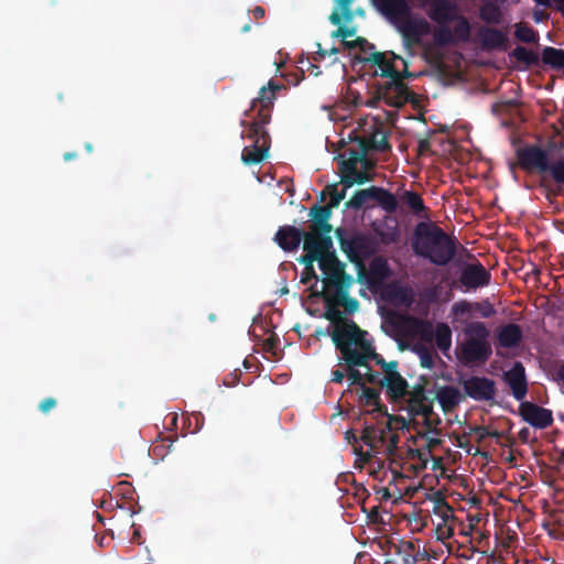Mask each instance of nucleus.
Wrapping results in <instances>:
<instances>
[{
	"label": "nucleus",
	"mask_w": 564,
	"mask_h": 564,
	"mask_svg": "<svg viewBox=\"0 0 564 564\" xmlns=\"http://www.w3.org/2000/svg\"><path fill=\"white\" fill-rule=\"evenodd\" d=\"M283 88H285L284 85L270 79L268 85L260 89L259 96L251 101L250 108L246 111V116L252 117L246 134L252 143L245 147L241 153V161L246 165L259 164L268 156L271 140L265 126L271 120V111L276 99L275 93Z\"/></svg>",
	"instance_id": "1"
},
{
	"label": "nucleus",
	"mask_w": 564,
	"mask_h": 564,
	"mask_svg": "<svg viewBox=\"0 0 564 564\" xmlns=\"http://www.w3.org/2000/svg\"><path fill=\"white\" fill-rule=\"evenodd\" d=\"M427 15L438 25L433 34L437 46L456 45L470 40L471 26L468 19L459 14L451 1L434 0L427 9Z\"/></svg>",
	"instance_id": "2"
},
{
	"label": "nucleus",
	"mask_w": 564,
	"mask_h": 564,
	"mask_svg": "<svg viewBox=\"0 0 564 564\" xmlns=\"http://www.w3.org/2000/svg\"><path fill=\"white\" fill-rule=\"evenodd\" d=\"M412 248L416 256L444 267L456 256L455 239L433 223H419L413 231Z\"/></svg>",
	"instance_id": "3"
},
{
	"label": "nucleus",
	"mask_w": 564,
	"mask_h": 564,
	"mask_svg": "<svg viewBox=\"0 0 564 564\" xmlns=\"http://www.w3.org/2000/svg\"><path fill=\"white\" fill-rule=\"evenodd\" d=\"M466 338L457 347L464 365L485 364L491 356L490 332L482 322H469L464 328Z\"/></svg>",
	"instance_id": "4"
},
{
	"label": "nucleus",
	"mask_w": 564,
	"mask_h": 564,
	"mask_svg": "<svg viewBox=\"0 0 564 564\" xmlns=\"http://www.w3.org/2000/svg\"><path fill=\"white\" fill-rule=\"evenodd\" d=\"M516 154L519 166L522 170L528 172L536 170L540 173L547 172L560 189L564 187V159L550 162L547 152L538 145L519 148Z\"/></svg>",
	"instance_id": "5"
},
{
	"label": "nucleus",
	"mask_w": 564,
	"mask_h": 564,
	"mask_svg": "<svg viewBox=\"0 0 564 564\" xmlns=\"http://www.w3.org/2000/svg\"><path fill=\"white\" fill-rule=\"evenodd\" d=\"M401 64L403 66L401 73L387 77L386 82L376 85L373 94L376 101H382L389 107L401 108L414 100L415 95L403 83L404 78H411L414 75L409 70L408 63L404 59H401Z\"/></svg>",
	"instance_id": "6"
},
{
	"label": "nucleus",
	"mask_w": 564,
	"mask_h": 564,
	"mask_svg": "<svg viewBox=\"0 0 564 564\" xmlns=\"http://www.w3.org/2000/svg\"><path fill=\"white\" fill-rule=\"evenodd\" d=\"M324 317L333 324L330 336L336 348L354 344L361 335H368L354 321L346 318L337 307H327Z\"/></svg>",
	"instance_id": "7"
},
{
	"label": "nucleus",
	"mask_w": 564,
	"mask_h": 564,
	"mask_svg": "<svg viewBox=\"0 0 564 564\" xmlns=\"http://www.w3.org/2000/svg\"><path fill=\"white\" fill-rule=\"evenodd\" d=\"M366 380L370 384L379 386L380 389L384 388L387 398L394 404L403 403L409 392V383L398 371V368L387 371V375L366 372Z\"/></svg>",
	"instance_id": "8"
},
{
	"label": "nucleus",
	"mask_w": 564,
	"mask_h": 564,
	"mask_svg": "<svg viewBox=\"0 0 564 564\" xmlns=\"http://www.w3.org/2000/svg\"><path fill=\"white\" fill-rule=\"evenodd\" d=\"M318 265L324 274L323 282L326 286L337 290L349 289L352 284V278L345 272V264L338 259L334 247L323 253Z\"/></svg>",
	"instance_id": "9"
},
{
	"label": "nucleus",
	"mask_w": 564,
	"mask_h": 564,
	"mask_svg": "<svg viewBox=\"0 0 564 564\" xmlns=\"http://www.w3.org/2000/svg\"><path fill=\"white\" fill-rule=\"evenodd\" d=\"M337 236L341 250L354 263H361L377 252V243L369 236L360 234L345 238L340 230H337Z\"/></svg>",
	"instance_id": "10"
},
{
	"label": "nucleus",
	"mask_w": 564,
	"mask_h": 564,
	"mask_svg": "<svg viewBox=\"0 0 564 564\" xmlns=\"http://www.w3.org/2000/svg\"><path fill=\"white\" fill-rule=\"evenodd\" d=\"M336 349L341 355L340 360L345 367L349 386H358L360 388L366 386L368 381L366 380L365 356H360L352 344Z\"/></svg>",
	"instance_id": "11"
},
{
	"label": "nucleus",
	"mask_w": 564,
	"mask_h": 564,
	"mask_svg": "<svg viewBox=\"0 0 564 564\" xmlns=\"http://www.w3.org/2000/svg\"><path fill=\"white\" fill-rule=\"evenodd\" d=\"M464 392L475 401L490 402L495 400L496 382L487 377L471 376L463 381Z\"/></svg>",
	"instance_id": "12"
},
{
	"label": "nucleus",
	"mask_w": 564,
	"mask_h": 564,
	"mask_svg": "<svg viewBox=\"0 0 564 564\" xmlns=\"http://www.w3.org/2000/svg\"><path fill=\"white\" fill-rule=\"evenodd\" d=\"M402 409L414 419L415 416L431 411L433 400L429 397V392L423 383H416L409 390L403 403H400Z\"/></svg>",
	"instance_id": "13"
},
{
	"label": "nucleus",
	"mask_w": 564,
	"mask_h": 564,
	"mask_svg": "<svg viewBox=\"0 0 564 564\" xmlns=\"http://www.w3.org/2000/svg\"><path fill=\"white\" fill-rule=\"evenodd\" d=\"M360 356H365L366 372H375L370 367V361H375L376 365L382 369L381 375H387V371H392L398 368V361H386L383 357L378 354L370 340L367 339V335H361L352 344Z\"/></svg>",
	"instance_id": "14"
},
{
	"label": "nucleus",
	"mask_w": 564,
	"mask_h": 564,
	"mask_svg": "<svg viewBox=\"0 0 564 564\" xmlns=\"http://www.w3.org/2000/svg\"><path fill=\"white\" fill-rule=\"evenodd\" d=\"M490 280V272L479 261L464 264L458 278V282L466 290L487 286Z\"/></svg>",
	"instance_id": "15"
},
{
	"label": "nucleus",
	"mask_w": 564,
	"mask_h": 564,
	"mask_svg": "<svg viewBox=\"0 0 564 564\" xmlns=\"http://www.w3.org/2000/svg\"><path fill=\"white\" fill-rule=\"evenodd\" d=\"M392 23L402 34L404 42L410 45L420 44L422 37L431 32V25L425 19H411V14L401 21H394Z\"/></svg>",
	"instance_id": "16"
},
{
	"label": "nucleus",
	"mask_w": 564,
	"mask_h": 564,
	"mask_svg": "<svg viewBox=\"0 0 564 564\" xmlns=\"http://www.w3.org/2000/svg\"><path fill=\"white\" fill-rule=\"evenodd\" d=\"M332 210L328 205L319 206L314 205L311 208V215L313 217L312 224L310 226V230L306 231V237L310 238V236L313 237V239L318 240L328 238V240H333L329 236L330 231L333 230L332 225L328 223Z\"/></svg>",
	"instance_id": "17"
},
{
	"label": "nucleus",
	"mask_w": 564,
	"mask_h": 564,
	"mask_svg": "<svg viewBox=\"0 0 564 564\" xmlns=\"http://www.w3.org/2000/svg\"><path fill=\"white\" fill-rule=\"evenodd\" d=\"M519 413L523 421L535 429L543 430L553 424V413L551 410L529 401L520 403Z\"/></svg>",
	"instance_id": "18"
},
{
	"label": "nucleus",
	"mask_w": 564,
	"mask_h": 564,
	"mask_svg": "<svg viewBox=\"0 0 564 564\" xmlns=\"http://www.w3.org/2000/svg\"><path fill=\"white\" fill-rule=\"evenodd\" d=\"M401 59L403 58L393 52H371L361 58V61L377 66L379 69L375 74L386 78L402 72L397 65V62L401 63Z\"/></svg>",
	"instance_id": "19"
},
{
	"label": "nucleus",
	"mask_w": 564,
	"mask_h": 564,
	"mask_svg": "<svg viewBox=\"0 0 564 564\" xmlns=\"http://www.w3.org/2000/svg\"><path fill=\"white\" fill-rule=\"evenodd\" d=\"M333 248V240H328V238L315 240L312 236L310 238L305 237V241L303 243V249L305 251L297 261L301 264H304V268L313 271L314 262L317 261L319 263V259L323 257V253Z\"/></svg>",
	"instance_id": "20"
},
{
	"label": "nucleus",
	"mask_w": 564,
	"mask_h": 564,
	"mask_svg": "<svg viewBox=\"0 0 564 564\" xmlns=\"http://www.w3.org/2000/svg\"><path fill=\"white\" fill-rule=\"evenodd\" d=\"M377 11L391 23L411 14L409 0H371Z\"/></svg>",
	"instance_id": "21"
},
{
	"label": "nucleus",
	"mask_w": 564,
	"mask_h": 564,
	"mask_svg": "<svg viewBox=\"0 0 564 564\" xmlns=\"http://www.w3.org/2000/svg\"><path fill=\"white\" fill-rule=\"evenodd\" d=\"M503 380L511 389L517 401H522L528 393L525 369L520 361H516L511 369L503 373Z\"/></svg>",
	"instance_id": "22"
},
{
	"label": "nucleus",
	"mask_w": 564,
	"mask_h": 564,
	"mask_svg": "<svg viewBox=\"0 0 564 564\" xmlns=\"http://www.w3.org/2000/svg\"><path fill=\"white\" fill-rule=\"evenodd\" d=\"M305 235L306 231H303L291 225H285L278 229L273 240L282 250L292 252L300 247L302 241H305Z\"/></svg>",
	"instance_id": "23"
},
{
	"label": "nucleus",
	"mask_w": 564,
	"mask_h": 564,
	"mask_svg": "<svg viewBox=\"0 0 564 564\" xmlns=\"http://www.w3.org/2000/svg\"><path fill=\"white\" fill-rule=\"evenodd\" d=\"M479 40L481 47L486 51H507L508 48L507 34L496 28H482L479 31Z\"/></svg>",
	"instance_id": "24"
},
{
	"label": "nucleus",
	"mask_w": 564,
	"mask_h": 564,
	"mask_svg": "<svg viewBox=\"0 0 564 564\" xmlns=\"http://www.w3.org/2000/svg\"><path fill=\"white\" fill-rule=\"evenodd\" d=\"M523 339V333L518 324L509 323L497 333L498 345L502 348L518 347Z\"/></svg>",
	"instance_id": "25"
},
{
	"label": "nucleus",
	"mask_w": 564,
	"mask_h": 564,
	"mask_svg": "<svg viewBox=\"0 0 564 564\" xmlns=\"http://www.w3.org/2000/svg\"><path fill=\"white\" fill-rule=\"evenodd\" d=\"M391 270L388 260L381 256L375 257L369 263L368 281L371 285H378L388 279Z\"/></svg>",
	"instance_id": "26"
},
{
	"label": "nucleus",
	"mask_w": 564,
	"mask_h": 564,
	"mask_svg": "<svg viewBox=\"0 0 564 564\" xmlns=\"http://www.w3.org/2000/svg\"><path fill=\"white\" fill-rule=\"evenodd\" d=\"M436 399L444 412L453 411L464 399L458 388L453 386H444L436 392Z\"/></svg>",
	"instance_id": "27"
},
{
	"label": "nucleus",
	"mask_w": 564,
	"mask_h": 564,
	"mask_svg": "<svg viewBox=\"0 0 564 564\" xmlns=\"http://www.w3.org/2000/svg\"><path fill=\"white\" fill-rule=\"evenodd\" d=\"M380 393V389L364 386L359 397L360 403H362L365 406H373L372 412L387 414V406L381 404Z\"/></svg>",
	"instance_id": "28"
},
{
	"label": "nucleus",
	"mask_w": 564,
	"mask_h": 564,
	"mask_svg": "<svg viewBox=\"0 0 564 564\" xmlns=\"http://www.w3.org/2000/svg\"><path fill=\"white\" fill-rule=\"evenodd\" d=\"M358 142V151L361 156H366L369 151H379L386 152L391 149V145L388 141V135L382 134L379 141V144L375 140H369V137H359L357 138Z\"/></svg>",
	"instance_id": "29"
},
{
	"label": "nucleus",
	"mask_w": 564,
	"mask_h": 564,
	"mask_svg": "<svg viewBox=\"0 0 564 564\" xmlns=\"http://www.w3.org/2000/svg\"><path fill=\"white\" fill-rule=\"evenodd\" d=\"M410 330L419 336L422 340L431 343L434 338V328L431 322L415 318V317H409L408 318Z\"/></svg>",
	"instance_id": "30"
},
{
	"label": "nucleus",
	"mask_w": 564,
	"mask_h": 564,
	"mask_svg": "<svg viewBox=\"0 0 564 564\" xmlns=\"http://www.w3.org/2000/svg\"><path fill=\"white\" fill-rule=\"evenodd\" d=\"M340 173V183L349 188L355 184L361 185L372 180L371 175L366 171H358L357 166H354V171L351 170H343Z\"/></svg>",
	"instance_id": "31"
},
{
	"label": "nucleus",
	"mask_w": 564,
	"mask_h": 564,
	"mask_svg": "<svg viewBox=\"0 0 564 564\" xmlns=\"http://www.w3.org/2000/svg\"><path fill=\"white\" fill-rule=\"evenodd\" d=\"M360 438L370 448H379L380 444H384V427L366 426Z\"/></svg>",
	"instance_id": "32"
},
{
	"label": "nucleus",
	"mask_w": 564,
	"mask_h": 564,
	"mask_svg": "<svg viewBox=\"0 0 564 564\" xmlns=\"http://www.w3.org/2000/svg\"><path fill=\"white\" fill-rule=\"evenodd\" d=\"M373 199L384 209L387 213H394L398 208L397 197L388 189L375 186Z\"/></svg>",
	"instance_id": "33"
},
{
	"label": "nucleus",
	"mask_w": 564,
	"mask_h": 564,
	"mask_svg": "<svg viewBox=\"0 0 564 564\" xmlns=\"http://www.w3.org/2000/svg\"><path fill=\"white\" fill-rule=\"evenodd\" d=\"M541 61L543 62V64L549 65L552 68L563 69L564 50L555 48L553 46H546L542 51Z\"/></svg>",
	"instance_id": "34"
},
{
	"label": "nucleus",
	"mask_w": 564,
	"mask_h": 564,
	"mask_svg": "<svg viewBox=\"0 0 564 564\" xmlns=\"http://www.w3.org/2000/svg\"><path fill=\"white\" fill-rule=\"evenodd\" d=\"M387 294L391 301L403 304L405 306L412 305L414 301L412 290L398 284L390 285L387 290Z\"/></svg>",
	"instance_id": "35"
},
{
	"label": "nucleus",
	"mask_w": 564,
	"mask_h": 564,
	"mask_svg": "<svg viewBox=\"0 0 564 564\" xmlns=\"http://www.w3.org/2000/svg\"><path fill=\"white\" fill-rule=\"evenodd\" d=\"M400 199L405 204L412 212L419 217H422V213L426 212V206L421 195L413 191H404L400 196Z\"/></svg>",
	"instance_id": "36"
},
{
	"label": "nucleus",
	"mask_w": 564,
	"mask_h": 564,
	"mask_svg": "<svg viewBox=\"0 0 564 564\" xmlns=\"http://www.w3.org/2000/svg\"><path fill=\"white\" fill-rule=\"evenodd\" d=\"M375 186L369 188L359 189L345 203L347 209L359 210L369 200L373 199Z\"/></svg>",
	"instance_id": "37"
},
{
	"label": "nucleus",
	"mask_w": 564,
	"mask_h": 564,
	"mask_svg": "<svg viewBox=\"0 0 564 564\" xmlns=\"http://www.w3.org/2000/svg\"><path fill=\"white\" fill-rule=\"evenodd\" d=\"M376 234L379 237L381 243L389 246L399 242L400 229L397 221H392V225L386 224L383 228L376 229Z\"/></svg>",
	"instance_id": "38"
},
{
	"label": "nucleus",
	"mask_w": 564,
	"mask_h": 564,
	"mask_svg": "<svg viewBox=\"0 0 564 564\" xmlns=\"http://www.w3.org/2000/svg\"><path fill=\"white\" fill-rule=\"evenodd\" d=\"M510 57L516 58L519 63H522L527 68L539 64V55L525 48L524 46H517L511 53Z\"/></svg>",
	"instance_id": "39"
},
{
	"label": "nucleus",
	"mask_w": 564,
	"mask_h": 564,
	"mask_svg": "<svg viewBox=\"0 0 564 564\" xmlns=\"http://www.w3.org/2000/svg\"><path fill=\"white\" fill-rule=\"evenodd\" d=\"M514 36L518 41L527 44H534L539 41V34L529 24L519 22L514 25Z\"/></svg>",
	"instance_id": "40"
},
{
	"label": "nucleus",
	"mask_w": 564,
	"mask_h": 564,
	"mask_svg": "<svg viewBox=\"0 0 564 564\" xmlns=\"http://www.w3.org/2000/svg\"><path fill=\"white\" fill-rule=\"evenodd\" d=\"M433 339H435L436 346L441 350L449 349V347L452 345V330H451L449 326L445 323H440L436 326Z\"/></svg>",
	"instance_id": "41"
},
{
	"label": "nucleus",
	"mask_w": 564,
	"mask_h": 564,
	"mask_svg": "<svg viewBox=\"0 0 564 564\" xmlns=\"http://www.w3.org/2000/svg\"><path fill=\"white\" fill-rule=\"evenodd\" d=\"M423 416V424L426 429L425 433L419 432V434L423 437L426 436L427 433H432L434 435H440L441 430L438 425L442 423V420L437 413L434 412L433 405L431 406V411L421 414Z\"/></svg>",
	"instance_id": "42"
},
{
	"label": "nucleus",
	"mask_w": 564,
	"mask_h": 564,
	"mask_svg": "<svg viewBox=\"0 0 564 564\" xmlns=\"http://www.w3.org/2000/svg\"><path fill=\"white\" fill-rule=\"evenodd\" d=\"M340 160L339 162V171L343 170H351L354 171V166H358L359 161H361L362 156L359 154L357 149H346L343 153L338 155Z\"/></svg>",
	"instance_id": "43"
},
{
	"label": "nucleus",
	"mask_w": 564,
	"mask_h": 564,
	"mask_svg": "<svg viewBox=\"0 0 564 564\" xmlns=\"http://www.w3.org/2000/svg\"><path fill=\"white\" fill-rule=\"evenodd\" d=\"M335 293L336 303L343 306L346 313L354 314L359 308L358 300L348 295V289H337Z\"/></svg>",
	"instance_id": "44"
},
{
	"label": "nucleus",
	"mask_w": 564,
	"mask_h": 564,
	"mask_svg": "<svg viewBox=\"0 0 564 564\" xmlns=\"http://www.w3.org/2000/svg\"><path fill=\"white\" fill-rule=\"evenodd\" d=\"M480 18L487 23L498 24L501 21L502 13L498 6L487 3L480 8Z\"/></svg>",
	"instance_id": "45"
},
{
	"label": "nucleus",
	"mask_w": 564,
	"mask_h": 564,
	"mask_svg": "<svg viewBox=\"0 0 564 564\" xmlns=\"http://www.w3.org/2000/svg\"><path fill=\"white\" fill-rule=\"evenodd\" d=\"M346 187L339 192L337 188V184H329L325 187V191L322 193V199H324V195L328 194L330 199L328 202V206L330 208H336L339 206L340 202L346 197Z\"/></svg>",
	"instance_id": "46"
},
{
	"label": "nucleus",
	"mask_w": 564,
	"mask_h": 564,
	"mask_svg": "<svg viewBox=\"0 0 564 564\" xmlns=\"http://www.w3.org/2000/svg\"><path fill=\"white\" fill-rule=\"evenodd\" d=\"M400 441V436L393 432V430L389 431L387 430V426H384V444H380V447L384 448V452L392 456L395 454L398 444Z\"/></svg>",
	"instance_id": "47"
},
{
	"label": "nucleus",
	"mask_w": 564,
	"mask_h": 564,
	"mask_svg": "<svg viewBox=\"0 0 564 564\" xmlns=\"http://www.w3.org/2000/svg\"><path fill=\"white\" fill-rule=\"evenodd\" d=\"M473 305H474V311L478 312L480 314V316L484 318H489L496 314L495 307L488 301H484L481 303L476 302V303H473Z\"/></svg>",
	"instance_id": "48"
},
{
	"label": "nucleus",
	"mask_w": 564,
	"mask_h": 564,
	"mask_svg": "<svg viewBox=\"0 0 564 564\" xmlns=\"http://www.w3.org/2000/svg\"><path fill=\"white\" fill-rule=\"evenodd\" d=\"M474 311V305L467 301H459L452 307V312L455 316L470 315Z\"/></svg>",
	"instance_id": "49"
},
{
	"label": "nucleus",
	"mask_w": 564,
	"mask_h": 564,
	"mask_svg": "<svg viewBox=\"0 0 564 564\" xmlns=\"http://www.w3.org/2000/svg\"><path fill=\"white\" fill-rule=\"evenodd\" d=\"M388 420L386 423L387 430L391 431L394 429L393 424L395 423L398 429H408L409 427V421L404 419L403 416L398 415H390L388 412L384 414Z\"/></svg>",
	"instance_id": "50"
},
{
	"label": "nucleus",
	"mask_w": 564,
	"mask_h": 564,
	"mask_svg": "<svg viewBox=\"0 0 564 564\" xmlns=\"http://www.w3.org/2000/svg\"><path fill=\"white\" fill-rule=\"evenodd\" d=\"M471 432L477 435L478 441H482L486 437H496L500 436L498 431H490L488 427L478 425L471 429Z\"/></svg>",
	"instance_id": "51"
},
{
	"label": "nucleus",
	"mask_w": 564,
	"mask_h": 564,
	"mask_svg": "<svg viewBox=\"0 0 564 564\" xmlns=\"http://www.w3.org/2000/svg\"><path fill=\"white\" fill-rule=\"evenodd\" d=\"M352 1L354 0H336L338 8L341 11V15L346 21H350L352 19V12L350 10Z\"/></svg>",
	"instance_id": "52"
},
{
	"label": "nucleus",
	"mask_w": 564,
	"mask_h": 564,
	"mask_svg": "<svg viewBox=\"0 0 564 564\" xmlns=\"http://www.w3.org/2000/svg\"><path fill=\"white\" fill-rule=\"evenodd\" d=\"M420 361L423 368H432L434 365L433 355L425 348L420 350Z\"/></svg>",
	"instance_id": "53"
},
{
	"label": "nucleus",
	"mask_w": 564,
	"mask_h": 564,
	"mask_svg": "<svg viewBox=\"0 0 564 564\" xmlns=\"http://www.w3.org/2000/svg\"><path fill=\"white\" fill-rule=\"evenodd\" d=\"M356 29L355 28H347V26H339L337 30H335L332 34L333 37H341L343 41L347 40L348 37L355 35Z\"/></svg>",
	"instance_id": "54"
},
{
	"label": "nucleus",
	"mask_w": 564,
	"mask_h": 564,
	"mask_svg": "<svg viewBox=\"0 0 564 564\" xmlns=\"http://www.w3.org/2000/svg\"><path fill=\"white\" fill-rule=\"evenodd\" d=\"M56 400L52 397L50 398H45L44 400H42L39 404V410L42 412V413H47L50 412L52 409H54L56 406Z\"/></svg>",
	"instance_id": "55"
},
{
	"label": "nucleus",
	"mask_w": 564,
	"mask_h": 564,
	"mask_svg": "<svg viewBox=\"0 0 564 564\" xmlns=\"http://www.w3.org/2000/svg\"><path fill=\"white\" fill-rule=\"evenodd\" d=\"M313 279L316 281L318 280V276H317L315 270L313 269V271H311L310 269L304 268L302 276H301V282L303 284H307Z\"/></svg>",
	"instance_id": "56"
},
{
	"label": "nucleus",
	"mask_w": 564,
	"mask_h": 564,
	"mask_svg": "<svg viewBox=\"0 0 564 564\" xmlns=\"http://www.w3.org/2000/svg\"><path fill=\"white\" fill-rule=\"evenodd\" d=\"M417 152L420 155L431 152V142L427 138L419 140Z\"/></svg>",
	"instance_id": "57"
},
{
	"label": "nucleus",
	"mask_w": 564,
	"mask_h": 564,
	"mask_svg": "<svg viewBox=\"0 0 564 564\" xmlns=\"http://www.w3.org/2000/svg\"><path fill=\"white\" fill-rule=\"evenodd\" d=\"M436 507L438 508H445L446 510L441 514V517L446 520L447 519V512L452 511L451 507L448 506V503L446 502L445 498L440 496L437 497L436 499Z\"/></svg>",
	"instance_id": "58"
},
{
	"label": "nucleus",
	"mask_w": 564,
	"mask_h": 564,
	"mask_svg": "<svg viewBox=\"0 0 564 564\" xmlns=\"http://www.w3.org/2000/svg\"><path fill=\"white\" fill-rule=\"evenodd\" d=\"M365 43H366L365 37H357L356 40H352V41H348V40L341 41L343 46L348 50L356 48L358 44H365Z\"/></svg>",
	"instance_id": "59"
},
{
	"label": "nucleus",
	"mask_w": 564,
	"mask_h": 564,
	"mask_svg": "<svg viewBox=\"0 0 564 564\" xmlns=\"http://www.w3.org/2000/svg\"><path fill=\"white\" fill-rule=\"evenodd\" d=\"M346 376L345 369H336L332 371V381L335 383H341Z\"/></svg>",
	"instance_id": "60"
},
{
	"label": "nucleus",
	"mask_w": 564,
	"mask_h": 564,
	"mask_svg": "<svg viewBox=\"0 0 564 564\" xmlns=\"http://www.w3.org/2000/svg\"><path fill=\"white\" fill-rule=\"evenodd\" d=\"M530 434L531 432L529 427H522L518 433V437L522 443H528L530 440Z\"/></svg>",
	"instance_id": "61"
},
{
	"label": "nucleus",
	"mask_w": 564,
	"mask_h": 564,
	"mask_svg": "<svg viewBox=\"0 0 564 564\" xmlns=\"http://www.w3.org/2000/svg\"><path fill=\"white\" fill-rule=\"evenodd\" d=\"M343 15L341 13H339L337 10L333 11V13L329 15V21L334 24V25H339L341 23V20H343Z\"/></svg>",
	"instance_id": "62"
},
{
	"label": "nucleus",
	"mask_w": 564,
	"mask_h": 564,
	"mask_svg": "<svg viewBox=\"0 0 564 564\" xmlns=\"http://www.w3.org/2000/svg\"><path fill=\"white\" fill-rule=\"evenodd\" d=\"M276 344H278V338L274 337V336H271V337L265 339L264 348L267 350H273L276 347Z\"/></svg>",
	"instance_id": "63"
},
{
	"label": "nucleus",
	"mask_w": 564,
	"mask_h": 564,
	"mask_svg": "<svg viewBox=\"0 0 564 564\" xmlns=\"http://www.w3.org/2000/svg\"><path fill=\"white\" fill-rule=\"evenodd\" d=\"M362 169L367 172L368 170L372 169L375 166V163L366 155L362 156L361 161H359Z\"/></svg>",
	"instance_id": "64"
}]
</instances>
